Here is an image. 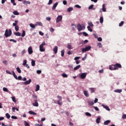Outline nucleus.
Masks as SVG:
<instances>
[{"instance_id": "46", "label": "nucleus", "mask_w": 126, "mask_h": 126, "mask_svg": "<svg viewBox=\"0 0 126 126\" xmlns=\"http://www.w3.org/2000/svg\"><path fill=\"white\" fill-rule=\"evenodd\" d=\"M15 29L16 31L17 32V31H18V30H19V27L18 26H15Z\"/></svg>"}, {"instance_id": "41", "label": "nucleus", "mask_w": 126, "mask_h": 126, "mask_svg": "<svg viewBox=\"0 0 126 126\" xmlns=\"http://www.w3.org/2000/svg\"><path fill=\"white\" fill-rule=\"evenodd\" d=\"M97 46H98V48H102V47H103L101 42L97 43Z\"/></svg>"}, {"instance_id": "37", "label": "nucleus", "mask_w": 126, "mask_h": 126, "mask_svg": "<svg viewBox=\"0 0 126 126\" xmlns=\"http://www.w3.org/2000/svg\"><path fill=\"white\" fill-rule=\"evenodd\" d=\"M13 13L14 14V15H19V12H18L17 11H13Z\"/></svg>"}, {"instance_id": "22", "label": "nucleus", "mask_w": 126, "mask_h": 126, "mask_svg": "<svg viewBox=\"0 0 126 126\" xmlns=\"http://www.w3.org/2000/svg\"><path fill=\"white\" fill-rule=\"evenodd\" d=\"M14 34L16 36H21V33H20V32H14Z\"/></svg>"}, {"instance_id": "6", "label": "nucleus", "mask_w": 126, "mask_h": 126, "mask_svg": "<svg viewBox=\"0 0 126 126\" xmlns=\"http://www.w3.org/2000/svg\"><path fill=\"white\" fill-rule=\"evenodd\" d=\"M62 20H63V16H58L56 19V23H59V22H60V21H62Z\"/></svg>"}, {"instance_id": "53", "label": "nucleus", "mask_w": 126, "mask_h": 126, "mask_svg": "<svg viewBox=\"0 0 126 126\" xmlns=\"http://www.w3.org/2000/svg\"><path fill=\"white\" fill-rule=\"evenodd\" d=\"M53 3V0H49L48 4L50 5V4H52Z\"/></svg>"}, {"instance_id": "55", "label": "nucleus", "mask_w": 126, "mask_h": 126, "mask_svg": "<svg viewBox=\"0 0 126 126\" xmlns=\"http://www.w3.org/2000/svg\"><path fill=\"white\" fill-rule=\"evenodd\" d=\"M11 119H13L14 120H17V117L14 116H12Z\"/></svg>"}, {"instance_id": "60", "label": "nucleus", "mask_w": 126, "mask_h": 126, "mask_svg": "<svg viewBox=\"0 0 126 126\" xmlns=\"http://www.w3.org/2000/svg\"><path fill=\"white\" fill-rule=\"evenodd\" d=\"M97 41L98 42H102V38L101 37H98L97 38Z\"/></svg>"}, {"instance_id": "11", "label": "nucleus", "mask_w": 126, "mask_h": 126, "mask_svg": "<svg viewBox=\"0 0 126 126\" xmlns=\"http://www.w3.org/2000/svg\"><path fill=\"white\" fill-rule=\"evenodd\" d=\"M109 69H110V70H116V67L115 64H112L111 66H110Z\"/></svg>"}, {"instance_id": "29", "label": "nucleus", "mask_w": 126, "mask_h": 126, "mask_svg": "<svg viewBox=\"0 0 126 126\" xmlns=\"http://www.w3.org/2000/svg\"><path fill=\"white\" fill-rule=\"evenodd\" d=\"M93 6H94V5L92 4L89 7V9H93V10H94L95 9V8H94Z\"/></svg>"}, {"instance_id": "17", "label": "nucleus", "mask_w": 126, "mask_h": 126, "mask_svg": "<svg viewBox=\"0 0 126 126\" xmlns=\"http://www.w3.org/2000/svg\"><path fill=\"white\" fill-rule=\"evenodd\" d=\"M31 83V79H29L28 81H26L24 82V84L26 85H28V84H30Z\"/></svg>"}, {"instance_id": "51", "label": "nucleus", "mask_w": 126, "mask_h": 126, "mask_svg": "<svg viewBox=\"0 0 126 126\" xmlns=\"http://www.w3.org/2000/svg\"><path fill=\"white\" fill-rule=\"evenodd\" d=\"M86 115L88 117H91V114H90L89 112H86Z\"/></svg>"}, {"instance_id": "12", "label": "nucleus", "mask_w": 126, "mask_h": 126, "mask_svg": "<svg viewBox=\"0 0 126 126\" xmlns=\"http://www.w3.org/2000/svg\"><path fill=\"white\" fill-rule=\"evenodd\" d=\"M102 106L104 108V109H106L107 111H110V108H109V106L105 105L104 104L102 105Z\"/></svg>"}, {"instance_id": "32", "label": "nucleus", "mask_w": 126, "mask_h": 126, "mask_svg": "<svg viewBox=\"0 0 126 126\" xmlns=\"http://www.w3.org/2000/svg\"><path fill=\"white\" fill-rule=\"evenodd\" d=\"M88 26H90V27H93V26H94V25H93V23H92V22H88Z\"/></svg>"}, {"instance_id": "64", "label": "nucleus", "mask_w": 126, "mask_h": 126, "mask_svg": "<svg viewBox=\"0 0 126 126\" xmlns=\"http://www.w3.org/2000/svg\"><path fill=\"white\" fill-rule=\"evenodd\" d=\"M122 119H126V114H124L122 116Z\"/></svg>"}, {"instance_id": "52", "label": "nucleus", "mask_w": 126, "mask_h": 126, "mask_svg": "<svg viewBox=\"0 0 126 126\" xmlns=\"http://www.w3.org/2000/svg\"><path fill=\"white\" fill-rule=\"evenodd\" d=\"M37 24H38V25H39V26H43V24H42V23L40 22H38L36 23Z\"/></svg>"}, {"instance_id": "13", "label": "nucleus", "mask_w": 126, "mask_h": 126, "mask_svg": "<svg viewBox=\"0 0 126 126\" xmlns=\"http://www.w3.org/2000/svg\"><path fill=\"white\" fill-rule=\"evenodd\" d=\"M58 4H59L58 2H56L53 6L52 7V9L53 10H54V9H56V7L58 6Z\"/></svg>"}, {"instance_id": "9", "label": "nucleus", "mask_w": 126, "mask_h": 126, "mask_svg": "<svg viewBox=\"0 0 126 126\" xmlns=\"http://www.w3.org/2000/svg\"><path fill=\"white\" fill-rule=\"evenodd\" d=\"M86 75H87V73H83L81 74L80 77L82 78V79H84L85 77H86Z\"/></svg>"}, {"instance_id": "63", "label": "nucleus", "mask_w": 126, "mask_h": 126, "mask_svg": "<svg viewBox=\"0 0 126 126\" xmlns=\"http://www.w3.org/2000/svg\"><path fill=\"white\" fill-rule=\"evenodd\" d=\"M3 63H4V64H6V65H7V61H3Z\"/></svg>"}, {"instance_id": "20", "label": "nucleus", "mask_w": 126, "mask_h": 126, "mask_svg": "<svg viewBox=\"0 0 126 126\" xmlns=\"http://www.w3.org/2000/svg\"><path fill=\"white\" fill-rule=\"evenodd\" d=\"M53 51L55 54H57L58 53V46H55L53 49Z\"/></svg>"}, {"instance_id": "40", "label": "nucleus", "mask_w": 126, "mask_h": 126, "mask_svg": "<svg viewBox=\"0 0 126 126\" xmlns=\"http://www.w3.org/2000/svg\"><path fill=\"white\" fill-rule=\"evenodd\" d=\"M72 10H73V8H72V7H69V8H68L67 11H68V12H70V11H72Z\"/></svg>"}, {"instance_id": "45", "label": "nucleus", "mask_w": 126, "mask_h": 126, "mask_svg": "<svg viewBox=\"0 0 126 126\" xmlns=\"http://www.w3.org/2000/svg\"><path fill=\"white\" fill-rule=\"evenodd\" d=\"M5 116L7 118V119H10V115L8 113H6Z\"/></svg>"}, {"instance_id": "33", "label": "nucleus", "mask_w": 126, "mask_h": 126, "mask_svg": "<svg viewBox=\"0 0 126 126\" xmlns=\"http://www.w3.org/2000/svg\"><path fill=\"white\" fill-rule=\"evenodd\" d=\"M100 120H101V118L97 117L96 120V124H99V123H100Z\"/></svg>"}, {"instance_id": "38", "label": "nucleus", "mask_w": 126, "mask_h": 126, "mask_svg": "<svg viewBox=\"0 0 126 126\" xmlns=\"http://www.w3.org/2000/svg\"><path fill=\"white\" fill-rule=\"evenodd\" d=\"M24 123L25 126H30V124H29V123H28L27 121H25Z\"/></svg>"}, {"instance_id": "28", "label": "nucleus", "mask_w": 126, "mask_h": 126, "mask_svg": "<svg viewBox=\"0 0 126 126\" xmlns=\"http://www.w3.org/2000/svg\"><path fill=\"white\" fill-rule=\"evenodd\" d=\"M40 90V86L39 85H37L36 87L35 92L39 91Z\"/></svg>"}, {"instance_id": "47", "label": "nucleus", "mask_w": 126, "mask_h": 126, "mask_svg": "<svg viewBox=\"0 0 126 126\" xmlns=\"http://www.w3.org/2000/svg\"><path fill=\"white\" fill-rule=\"evenodd\" d=\"M3 91H4L5 92H8V90H7V88L4 87L3 88Z\"/></svg>"}, {"instance_id": "18", "label": "nucleus", "mask_w": 126, "mask_h": 126, "mask_svg": "<svg viewBox=\"0 0 126 126\" xmlns=\"http://www.w3.org/2000/svg\"><path fill=\"white\" fill-rule=\"evenodd\" d=\"M19 1H22V0H18ZM11 2L13 3V5H16V3L15 2V0H11Z\"/></svg>"}, {"instance_id": "27", "label": "nucleus", "mask_w": 126, "mask_h": 126, "mask_svg": "<svg viewBox=\"0 0 126 126\" xmlns=\"http://www.w3.org/2000/svg\"><path fill=\"white\" fill-rule=\"evenodd\" d=\"M67 49H69V50L72 49V46H71V45H70V44H69V43L67 44Z\"/></svg>"}, {"instance_id": "15", "label": "nucleus", "mask_w": 126, "mask_h": 126, "mask_svg": "<svg viewBox=\"0 0 126 126\" xmlns=\"http://www.w3.org/2000/svg\"><path fill=\"white\" fill-rule=\"evenodd\" d=\"M111 123V121L110 120H107L104 122V126H107V125H109Z\"/></svg>"}, {"instance_id": "58", "label": "nucleus", "mask_w": 126, "mask_h": 126, "mask_svg": "<svg viewBox=\"0 0 126 126\" xmlns=\"http://www.w3.org/2000/svg\"><path fill=\"white\" fill-rule=\"evenodd\" d=\"M50 31L53 33V32H54V31H55V29H54V28H51L50 29Z\"/></svg>"}, {"instance_id": "49", "label": "nucleus", "mask_w": 126, "mask_h": 126, "mask_svg": "<svg viewBox=\"0 0 126 126\" xmlns=\"http://www.w3.org/2000/svg\"><path fill=\"white\" fill-rule=\"evenodd\" d=\"M124 21H122L120 24H119V27H122V26H123V25H124Z\"/></svg>"}, {"instance_id": "25", "label": "nucleus", "mask_w": 126, "mask_h": 126, "mask_svg": "<svg viewBox=\"0 0 126 126\" xmlns=\"http://www.w3.org/2000/svg\"><path fill=\"white\" fill-rule=\"evenodd\" d=\"M23 4H30L31 2L29 1H23Z\"/></svg>"}, {"instance_id": "10", "label": "nucleus", "mask_w": 126, "mask_h": 126, "mask_svg": "<svg viewBox=\"0 0 126 126\" xmlns=\"http://www.w3.org/2000/svg\"><path fill=\"white\" fill-rule=\"evenodd\" d=\"M28 53H29V55H32V54H33V50H32V47H29Z\"/></svg>"}, {"instance_id": "30", "label": "nucleus", "mask_w": 126, "mask_h": 126, "mask_svg": "<svg viewBox=\"0 0 126 126\" xmlns=\"http://www.w3.org/2000/svg\"><path fill=\"white\" fill-rule=\"evenodd\" d=\"M29 113L30 114V115H37V113L34 112L33 111H29Z\"/></svg>"}, {"instance_id": "39", "label": "nucleus", "mask_w": 126, "mask_h": 126, "mask_svg": "<svg viewBox=\"0 0 126 126\" xmlns=\"http://www.w3.org/2000/svg\"><path fill=\"white\" fill-rule=\"evenodd\" d=\"M30 27H31L32 28H35V26H37V25H34L33 24H30Z\"/></svg>"}, {"instance_id": "43", "label": "nucleus", "mask_w": 126, "mask_h": 126, "mask_svg": "<svg viewBox=\"0 0 126 126\" xmlns=\"http://www.w3.org/2000/svg\"><path fill=\"white\" fill-rule=\"evenodd\" d=\"M35 61H34V60L32 61V66H35Z\"/></svg>"}, {"instance_id": "36", "label": "nucleus", "mask_w": 126, "mask_h": 126, "mask_svg": "<svg viewBox=\"0 0 126 126\" xmlns=\"http://www.w3.org/2000/svg\"><path fill=\"white\" fill-rule=\"evenodd\" d=\"M87 28H88V30H89V31H90V32H93V30H92V29H91V27L88 26Z\"/></svg>"}, {"instance_id": "35", "label": "nucleus", "mask_w": 126, "mask_h": 126, "mask_svg": "<svg viewBox=\"0 0 126 126\" xmlns=\"http://www.w3.org/2000/svg\"><path fill=\"white\" fill-rule=\"evenodd\" d=\"M102 11H103V12H106V8H105V4H103L102 5Z\"/></svg>"}, {"instance_id": "14", "label": "nucleus", "mask_w": 126, "mask_h": 126, "mask_svg": "<svg viewBox=\"0 0 126 126\" xmlns=\"http://www.w3.org/2000/svg\"><path fill=\"white\" fill-rule=\"evenodd\" d=\"M88 105H89V106H93V104H94V101L90 100L88 101Z\"/></svg>"}, {"instance_id": "8", "label": "nucleus", "mask_w": 126, "mask_h": 126, "mask_svg": "<svg viewBox=\"0 0 126 126\" xmlns=\"http://www.w3.org/2000/svg\"><path fill=\"white\" fill-rule=\"evenodd\" d=\"M34 103H32L34 107H38L39 106V103H38V100L37 99L34 100Z\"/></svg>"}, {"instance_id": "4", "label": "nucleus", "mask_w": 126, "mask_h": 126, "mask_svg": "<svg viewBox=\"0 0 126 126\" xmlns=\"http://www.w3.org/2000/svg\"><path fill=\"white\" fill-rule=\"evenodd\" d=\"M57 98L58 99H60V100H58L57 101V103L58 104V105H59V106H62L63 105V101H62L63 100V98L60 95H58Z\"/></svg>"}, {"instance_id": "56", "label": "nucleus", "mask_w": 126, "mask_h": 126, "mask_svg": "<svg viewBox=\"0 0 126 126\" xmlns=\"http://www.w3.org/2000/svg\"><path fill=\"white\" fill-rule=\"evenodd\" d=\"M62 76L63 77L66 78V77H67V75H66V74H65V73H63V74H62Z\"/></svg>"}, {"instance_id": "21", "label": "nucleus", "mask_w": 126, "mask_h": 126, "mask_svg": "<svg viewBox=\"0 0 126 126\" xmlns=\"http://www.w3.org/2000/svg\"><path fill=\"white\" fill-rule=\"evenodd\" d=\"M89 90H90L91 93H94L95 92V89L94 88H90Z\"/></svg>"}, {"instance_id": "54", "label": "nucleus", "mask_w": 126, "mask_h": 126, "mask_svg": "<svg viewBox=\"0 0 126 126\" xmlns=\"http://www.w3.org/2000/svg\"><path fill=\"white\" fill-rule=\"evenodd\" d=\"M10 42H14V43H16V42H17V41H16L15 39H9Z\"/></svg>"}, {"instance_id": "5", "label": "nucleus", "mask_w": 126, "mask_h": 126, "mask_svg": "<svg viewBox=\"0 0 126 126\" xmlns=\"http://www.w3.org/2000/svg\"><path fill=\"white\" fill-rule=\"evenodd\" d=\"M90 50H91V47L90 46H88L86 47L85 48L82 49V53H85V52H88Z\"/></svg>"}, {"instance_id": "42", "label": "nucleus", "mask_w": 126, "mask_h": 126, "mask_svg": "<svg viewBox=\"0 0 126 126\" xmlns=\"http://www.w3.org/2000/svg\"><path fill=\"white\" fill-rule=\"evenodd\" d=\"M61 56L62 57H63L64 56V50H62L61 51Z\"/></svg>"}, {"instance_id": "26", "label": "nucleus", "mask_w": 126, "mask_h": 126, "mask_svg": "<svg viewBox=\"0 0 126 126\" xmlns=\"http://www.w3.org/2000/svg\"><path fill=\"white\" fill-rule=\"evenodd\" d=\"M80 65H78L76 67L74 68V70H77V69H79V68H80Z\"/></svg>"}, {"instance_id": "44", "label": "nucleus", "mask_w": 126, "mask_h": 126, "mask_svg": "<svg viewBox=\"0 0 126 126\" xmlns=\"http://www.w3.org/2000/svg\"><path fill=\"white\" fill-rule=\"evenodd\" d=\"M12 100L14 103H16V99H15V97L12 96Z\"/></svg>"}, {"instance_id": "3", "label": "nucleus", "mask_w": 126, "mask_h": 126, "mask_svg": "<svg viewBox=\"0 0 126 126\" xmlns=\"http://www.w3.org/2000/svg\"><path fill=\"white\" fill-rule=\"evenodd\" d=\"M44 46H46L45 41H43L39 46V51L40 52H45V48H43Z\"/></svg>"}, {"instance_id": "31", "label": "nucleus", "mask_w": 126, "mask_h": 126, "mask_svg": "<svg viewBox=\"0 0 126 126\" xmlns=\"http://www.w3.org/2000/svg\"><path fill=\"white\" fill-rule=\"evenodd\" d=\"M16 70L18 72V73H21V69H20V68H19V67H17L16 68Z\"/></svg>"}, {"instance_id": "19", "label": "nucleus", "mask_w": 126, "mask_h": 126, "mask_svg": "<svg viewBox=\"0 0 126 126\" xmlns=\"http://www.w3.org/2000/svg\"><path fill=\"white\" fill-rule=\"evenodd\" d=\"M123 91V90H122V89H117V90H114V92H115L116 93H121Z\"/></svg>"}, {"instance_id": "34", "label": "nucleus", "mask_w": 126, "mask_h": 126, "mask_svg": "<svg viewBox=\"0 0 126 126\" xmlns=\"http://www.w3.org/2000/svg\"><path fill=\"white\" fill-rule=\"evenodd\" d=\"M100 23H103L104 22V18L103 17H101L99 19Z\"/></svg>"}, {"instance_id": "24", "label": "nucleus", "mask_w": 126, "mask_h": 126, "mask_svg": "<svg viewBox=\"0 0 126 126\" xmlns=\"http://www.w3.org/2000/svg\"><path fill=\"white\" fill-rule=\"evenodd\" d=\"M26 35V32H25V31H22V33L21 35V36H22V37H25V35Z\"/></svg>"}, {"instance_id": "50", "label": "nucleus", "mask_w": 126, "mask_h": 126, "mask_svg": "<svg viewBox=\"0 0 126 126\" xmlns=\"http://www.w3.org/2000/svg\"><path fill=\"white\" fill-rule=\"evenodd\" d=\"M36 73L37 74H41V73H42V71H41V70H38L36 71Z\"/></svg>"}, {"instance_id": "48", "label": "nucleus", "mask_w": 126, "mask_h": 126, "mask_svg": "<svg viewBox=\"0 0 126 126\" xmlns=\"http://www.w3.org/2000/svg\"><path fill=\"white\" fill-rule=\"evenodd\" d=\"M27 64V60H24L23 63V65H26Z\"/></svg>"}, {"instance_id": "16", "label": "nucleus", "mask_w": 126, "mask_h": 126, "mask_svg": "<svg viewBox=\"0 0 126 126\" xmlns=\"http://www.w3.org/2000/svg\"><path fill=\"white\" fill-rule=\"evenodd\" d=\"M84 94L86 97H89V94H88V91H84Z\"/></svg>"}, {"instance_id": "62", "label": "nucleus", "mask_w": 126, "mask_h": 126, "mask_svg": "<svg viewBox=\"0 0 126 126\" xmlns=\"http://www.w3.org/2000/svg\"><path fill=\"white\" fill-rule=\"evenodd\" d=\"M39 35H40L41 36H44V33H43V32H41V31H40V32H39Z\"/></svg>"}, {"instance_id": "23", "label": "nucleus", "mask_w": 126, "mask_h": 126, "mask_svg": "<svg viewBox=\"0 0 126 126\" xmlns=\"http://www.w3.org/2000/svg\"><path fill=\"white\" fill-rule=\"evenodd\" d=\"M13 76L15 78V79L17 80V76L15 74V72H14V71H12V72Z\"/></svg>"}, {"instance_id": "2", "label": "nucleus", "mask_w": 126, "mask_h": 126, "mask_svg": "<svg viewBox=\"0 0 126 126\" xmlns=\"http://www.w3.org/2000/svg\"><path fill=\"white\" fill-rule=\"evenodd\" d=\"M77 27L78 31H79V32H80V31H82V30H84V29H85V26L83 25V26H82L80 24H78Z\"/></svg>"}, {"instance_id": "61", "label": "nucleus", "mask_w": 126, "mask_h": 126, "mask_svg": "<svg viewBox=\"0 0 126 126\" xmlns=\"http://www.w3.org/2000/svg\"><path fill=\"white\" fill-rule=\"evenodd\" d=\"M83 34L85 36V37H87L88 36V33L85 32H83Z\"/></svg>"}, {"instance_id": "59", "label": "nucleus", "mask_w": 126, "mask_h": 126, "mask_svg": "<svg viewBox=\"0 0 126 126\" xmlns=\"http://www.w3.org/2000/svg\"><path fill=\"white\" fill-rule=\"evenodd\" d=\"M79 59H80V57H76L74 58V60L77 61L78 60H79Z\"/></svg>"}, {"instance_id": "7", "label": "nucleus", "mask_w": 126, "mask_h": 126, "mask_svg": "<svg viewBox=\"0 0 126 126\" xmlns=\"http://www.w3.org/2000/svg\"><path fill=\"white\" fill-rule=\"evenodd\" d=\"M115 66V69H119V68H122V65L119 63H117L116 64H114Z\"/></svg>"}, {"instance_id": "57", "label": "nucleus", "mask_w": 126, "mask_h": 126, "mask_svg": "<svg viewBox=\"0 0 126 126\" xmlns=\"http://www.w3.org/2000/svg\"><path fill=\"white\" fill-rule=\"evenodd\" d=\"M21 55L23 56L24 55V54H25V50H23L21 52Z\"/></svg>"}, {"instance_id": "1", "label": "nucleus", "mask_w": 126, "mask_h": 126, "mask_svg": "<svg viewBox=\"0 0 126 126\" xmlns=\"http://www.w3.org/2000/svg\"><path fill=\"white\" fill-rule=\"evenodd\" d=\"M12 32L11 31V29H9V31L7 30H5L4 36L6 37V38H7L8 37H10V35H12Z\"/></svg>"}]
</instances>
